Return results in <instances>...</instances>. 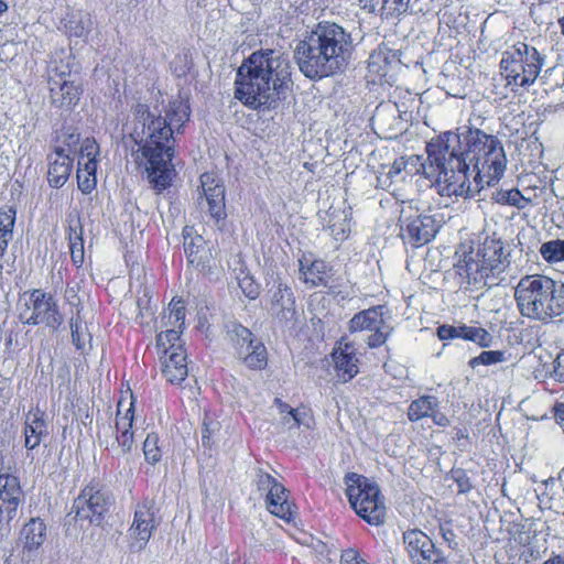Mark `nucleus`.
I'll use <instances>...</instances> for the list:
<instances>
[{
  "mask_svg": "<svg viewBox=\"0 0 564 564\" xmlns=\"http://www.w3.org/2000/svg\"><path fill=\"white\" fill-rule=\"evenodd\" d=\"M164 324L181 328L185 322V307L182 301H172L169 305V313L162 317Z\"/></svg>",
  "mask_w": 564,
  "mask_h": 564,
  "instance_id": "nucleus-40",
  "label": "nucleus"
},
{
  "mask_svg": "<svg viewBox=\"0 0 564 564\" xmlns=\"http://www.w3.org/2000/svg\"><path fill=\"white\" fill-rule=\"evenodd\" d=\"M503 361H506L503 351L486 350L482 351L479 356L470 359L469 365L470 367L475 368L478 365H495Z\"/></svg>",
  "mask_w": 564,
  "mask_h": 564,
  "instance_id": "nucleus-42",
  "label": "nucleus"
},
{
  "mask_svg": "<svg viewBox=\"0 0 564 564\" xmlns=\"http://www.w3.org/2000/svg\"><path fill=\"white\" fill-rule=\"evenodd\" d=\"M410 0H384L383 15H400L409 9Z\"/></svg>",
  "mask_w": 564,
  "mask_h": 564,
  "instance_id": "nucleus-47",
  "label": "nucleus"
},
{
  "mask_svg": "<svg viewBox=\"0 0 564 564\" xmlns=\"http://www.w3.org/2000/svg\"><path fill=\"white\" fill-rule=\"evenodd\" d=\"M403 543L413 564H448L432 539L419 529L405 531Z\"/></svg>",
  "mask_w": 564,
  "mask_h": 564,
  "instance_id": "nucleus-17",
  "label": "nucleus"
},
{
  "mask_svg": "<svg viewBox=\"0 0 564 564\" xmlns=\"http://www.w3.org/2000/svg\"><path fill=\"white\" fill-rule=\"evenodd\" d=\"M79 292V285L78 283L75 284H68L65 290V300L69 304V306L73 308L72 316L82 315L83 306H82V300L78 295Z\"/></svg>",
  "mask_w": 564,
  "mask_h": 564,
  "instance_id": "nucleus-43",
  "label": "nucleus"
},
{
  "mask_svg": "<svg viewBox=\"0 0 564 564\" xmlns=\"http://www.w3.org/2000/svg\"><path fill=\"white\" fill-rule=\"evenodd\" d=\"M14 221H15V210L14 209L8 208L7 210L0 212V229H8L9 232H12Z\"/></svg>",
  "mask_w": 564,
  "mask_h": 564,
  "instance_id": "nucleus-53",
  "label": "nucleus"
},
{
  "mask_svg": "<svg viewBox=\"0 0 564 564\" xmlns=\"http://www.w3.org/2000/svg\"><path fill=\"white\" fill-rule=\"evenodd\" d=\"M467 128L462 127L457 132L446 131L426 145L429 160L438 171L437 186L442 196H473L465 159Z\"/></svg>",
  "mask_w": 564,
  "mask_h": 564,
  "instance_id": "nucleus-4",
  "label": "nucleus"
},
{
  "mask_svg": "<svg viewBox=\"0 0 564 564\" xmlns=\"http://www.w3.org/2000/svg\"><path fill=\"white\" fill-rule=\"evenodd\" d=\"M300 273L303 281L311 288L329 286L333 276L332 269L323 260H314L307 267L300 260Z\"/></svg>",
  "mask_w": 564,
  "mask_h": 564,
  "instance_id": "nucleus-29",
  "label": "nucleus"
},
{
  "mask_svg": "<svg viewBox=\"0 0 564 564\" xmlns=\"http://www.w3.org/2000/svg\"><path fill=\"white\" fill-rule=\"evenodd\" d=\"M468 166V184L478 192L485 185L491 186L500 181L507 166V158L501 141L477 128H467L465 133Z\"/></svg>",
  "mask_w": 564,
  "mask_h": 564,
  "instance_id": "nucleus-5",
  "label": "nucleus"
},
{
  "mask_svg": "<svg viewBox=\"0 0 564 564\" xmlns=\"http://www.w3.org/2000/svg\"><path fill=\"white\" fill-rule=\"evenodd\" d=\"M514 300L523 317L549 324L564 314V283L546 275H525L514 288Z\"/></svg>",
  "mask_w": 564,
  "mask_h": 564,
  "instance_id": "nucleus-6",
  "label": "nucleus"
},
{
  "mask_svg": "<svg viewBox=\"0 0 564 564\" xmlns=\"http://www.w3.org/2000/svg\"><path fill=\"white\" fill-rule=\"evenodd\" d=\"M440 402L434 395H423L411 402L408 409V419L411 422H417L423 417H429L434 408H438Z\"/></svg>",
  "mask_w": 564,
  "mask_h": 564,
  "instance_id": "nucleus-33",
  "label": "nucleus"
},
{
  "mask_svg": "<svg viewBox=\"0 0 564 564\" xmlns=\"http://www.w3.org/2000/svg\"><path fill=\"white\" fill-rule=\"evenodd\" d=\"M269 313L280 323L288 324L296 318L295 296L285 282L278 280L269 289Z\"/></svg>",
  "mask_w": 564,
  "mask_h": 564,
  "instance_id": "nucleus-20",
  "label": "nucleus"
},
{
  "mask_svg": "<svg viewBox=\"0 0 564 564\" xmlns=\"http://www.w3.org/2000/svg\"><path fill=\"white\" fill-rule=\"evenodd\" d=\"M395 55L386 47H379L373 51L368 58V74L371 77V82L377 79H383L388 76L391 68V63L394 61Z\"/></svg>",
  "mask_w": 564,
  "mask_h": 564,
  "instance_id": "nucleus-30",
  "label": "nucleus"
},
{
  "mask_svg": "<svg viewBox=\"0 0 564 564\" xmlns=\"http://www.w3.org/2000/svg\"><path fill=\"white\" fill-rule=\"evenodd\" d=\"M226 335L235 355L250 369H262L267 365L265 346L243 325L230 322Z\"/></svg>",
  "mask_w": 564,
  "mask_h": 564,
  "instance_id": "nucleus-14",
  "label": "nucleus"
},
{
  "mask_svg": "<svg viewBox=\"0 0 564 564\" xmlns=\"http://www.w3.org/2000/svg\"><path fill=\"white\" fill-rule=\"evenodd\" d=\"M510 254L501 239L487 238L476 252L465 253L458 260L456 270L471 290L490 289L505 279L503 273L511 263Z\"/></svg>",
  "mask_w": 564,
  "mask_h": 564,
  "instance_id": "nucleus-7",
  "label": "nucleus"
},
{
  "mask_svg": "<svg viewBox=\"0 0 564 564\" xmlns=\"http://www.w3.org/2000/svg\"><path fill=\"white\" fill-rule=\"evenodd\" d=\"M544 64L545 55L532 45L517 42L501 53L499 69L506 87L518 93L535 83Z\"/></svg>",
  "mask_w": 564,
  "mask_h": 564,
  "instance_id": "nucleus-8",
  "label": "nucleus"
},
{
  "mask_svg": "<svg viewBox=\"0 0 564 564\" xmlns=\"http://www.w3.org/2000/svg\"><path fill=\"white\" fill-rule=\"evenodd\" d=\"M19 318L26 325H44L57 330L64 323L57 301L41 289L25 291L18 302Z\"/></svg>",
  "mask_w": 564,
  "mask_h": 564,
  "instance_id": "nucleus-10",
  "label": "nucleus"
},
{
  "mask_svg": "<svg viewBox=\"0 0 564 564\" xmlns=\"http://www.w3.org/2000/svg\"><path fill=\"white\" fill-rule=\"evenodd\" d=\"M449 477L458 487V494H468L473 489L471 480L467 471L463 468H453Z\"/></svg>",
  "mask_w": 564,
  "mask_h": 564,
  "instance_id": "nucleus-45",
  "label": "nucleus"
},
{
  "mask_svg": "<svg viewBox=\"0 0 564 564\" xmlns=\"http://www.w3.org/2000/svg\"><path fill=\"white\" fill-rule=\"evenodd\" d=\"M200 187L203 191L202 202L207 205V212L215 224L221 228L227 218L225 185L214 173H204L200 175Z\"/></svg>",
  "mask_w": 564,
  "mask_h": 564,
  "instance_id": "nucleus-18",
  "label": "nucleus"
},
{
  "mask_svg": "<svg viewBox=\"0 0 564 564\" xmlns=\"http://www.w3.org/2000/svg\"><path fill=\"white\" fill-rule=\"evenodd\" d=\"M354 51L351 34L334 22H319L296 45L294 56L302 74L324 78L344 72Z\"/></svg>",
  "mask_w": 564,
  "mask_h": 564,
  "instance_id": "nucleus-3",
  "label": "nucleus"
},
{
  "mask_svg": "<svg viewBox=\"0 0 564 564\" xmlns=\"http://www.w3.org/2000/svg\"><path fill=\"white\" fill-rule=\"evenodd\" d=\"M11 238L12 232H9L8 229H0V258L4 254Z\"/></svg>",
  "mask_w": 564,
  "mask_h": 564,
  "instance_id": "nucleus-61",
  "label": "nucleus"
},
{
  "mask_svg": "<svg viewBox=\"0 0 564 564\" xmlns=\"http://www.w3.org/2000/svg\"><path fill=\"white\" fill-rule=\"evenodd\" d=\"M191 115L188 104L181 97L172 99L162 111L138 104L130 138L139 147L132 155L143 165L152 187L161 193L172 182L174 167V132H180Z\"/></svg>",
  "mask_w": 564,
  "mask_h": 564,
  "instance_id": "nucleus-1",
  "label": "nucleus"
},
{
  "mask_svg": "<svg viewBox=\"0 0 564 564\" xmlns=\"http://www.w3.org/2000/svg\"><path fill=\"white\" fill-rule=\"evenodd\" d=\"M77 171L85 172L87 175H96L97 172V159H78Z\"/></svg>",
  "mask_w": 564,
  "mask_h": 564,
  "instance_id": "nucleus-55",
  "label": "nucleus"
},
{
  "mask_svg": "<svg viewBox=\"0 0 564 564\" xmlns=\"http://www.w3.org/2000/svg\"><path fill=\"white\" fill-rule=\"evenodd\" d=\"M239 286L241 288L243 294L250 300L257 299L260 294L259 285L251 276L246 275L245 278L240 279Z\"/></svg>",
  "mask_w": 564,
  "mask_h": 564,
  "instance_id": "nucleus-48",
  "label": "nucleus"
},
{
  "mask_svg": "<svg viewBox=\"0 0 564 564\" xmlns=\"http://www.w3.org/2000/svg\"><path fill=\"white\" fill-rule=\"evenodd\" d=\"M99 155V145L95 139L87 138L80 145L79 159H97Z\"/></svg>",
  "mask_w": 564,
  "mask_h": 564,
  "instance_id": "nucleus-50",
  "label": "nucleus"
},
{
  "mask_svg": "<svg viewBox=\"0 0 564 564\" xmlns=\"http://www.w3.org/2000/svg\"><path fill=\"white\" fill-rule=\"evenodd\" d=\"M399 225L402 240L413 247H421L429 243L438 232L442 218L430 209H420L411 202L402 207Z\"/></svg>",
  "mask_w": 564,
  "mask_h": 564,
  "instance_id": "nucleus-11",
  "label": "nucleus"
},
{
  "mask_svg": "<svg viewBox=\"0 0 564 564\" xmlns=\"http://www.w3.org/2000/svg\"><path fill=\"white\" fill-rule=\"evenodd\" d=\"M77 184L79 191L89 194L96 187V175H87L85 172L77 171Z\"/></svg>",
  "mask_w": 564,
  "mask_h": 564,
  "instance_id": "nucleus-51",
  "label": "nucleus"
},
{
  "mask_svg": "<svg viewBox=\"0 0 564 564\" xmlns=\"http://www.w3.org/2000/svg\"><path fill=\"white\" fill-rule=\"evenodd\" d=\"M46 434V424L44 420L37 414L32 417L28 416L25 422L24 435H25V447L34 449L41 443L42 436Z\"/></svg>",
  "mask_w": 564,
  "mask_h": 564,
  "instance_id": "nucleus-34",
  "label": "nucleus"
},
{
  "mask_svg": "<svg viewBox=\"0 0 564 564\" xmlns=\"http://www.w3.org/2000/svg\"><path fill=\"white\" fill-rule=\"evenodd\" d=\"M390 318L389 310L384 305H377L364 310L352 316L348 323L351 333L368 330L367 344L370 348L382 346L392 332V327L387 323Z\"/></svg>",
  "mask_w": 564,
  "mask_h": 564,
  "instance_id": "nucleus-15",
  "label": "nucleus"
},
{
  "mask_svg": "<svg viewBox=\"0 0 564 564\" xmlns=\"http://www.w3.org/2000/svg\"><path fill=\"white\" fill-rule=\"evenodd\" d=\"M154 528V511L148 503L139 505L134 511L133 522L129 529L132 546L142 550L149 542Z\"/></svg>",
  "mask_w": 564,
  "mask_h": 564,
  "instance_id": "nucleus-24",
  "label": "nucleus"
},
{
  "mask_svg": "<svg viewBox=\"0 0 564 564\" xmlns=\"http://www.w3.org/2000/svg\"><path fill=\"white\" fill-rule=\"evenodd\" d=\"M344 480L348 500L356 513L371 525L382 524L387 508L378 485L356 473H348Z\"/></svg>",
  "mask_w": 564,
  "mask_h": 564,
  "instance_id": "nucleus-9",
  "label": "nucleus"
},
{
  "mask_svg": "<svg viewBox=\"0 0 564 564\" xmlns=\"http://www.w3.org/2000/svg\"><path fill=\"white\" fill-rule=\"evenodd\" d=\"M332 358L336 376L343 382H348L359 372V358L354 343L341 338L333 349Z\"/></svg>",
  "mask_w": 564,
  "mask_h": 564,
  "instance_id": "nucleus-22",
  "label": "nucleus"
},
{
  "mask_svg": "<svg viewBox=\"0 0 564 564\" xmlns=\"http://www.w3.org/2000/svg\"><path fill=\"white\" fill-rule=\"evenodd\" d=\"M437 336L441 340L462 338L463 339V325H442L437 328Z\"/></svg>",
  "mask_w": 564,
  "mask_h": 564,
  "instance_id": "nucleus-49",
  "label": "nucleus"
},
{
  "mask_svg": "<svg viewBox=\"0 0 564 564\" xmlns=\"http://www.w3.org/2000/svg\"><path fill=\"white\" fill-rule=\"evenodd\" d=\"M152 278H149L142 264L135 263L130 269V289L137 292V307L139 316L152 317L155 312L156 304L152 303L153 289L151 285Z\"/></svg>",
  "mask_w": 564,
  "mask_h": 564,
  "instance_id": "nucleus-21",
  "label": "nucleus"
},
{
  "mask_svg": "<svg viewBox=\"0 0 564 564\" xmlns=\"http://www.w3.org/2000/svg\"><path fill=\"white\" fill-rule=\"evenodd\" d=\"M69 326L72 333V341L75 347L78 350H85L87 347H90L91 335L83 316H70Z\"/></svg>",
  "mask_w": 564,
  "mask_h": 564,
  "instance_id": "nucleus-35",
  "label": "nucleus"
},
{
  "mask_svg": "<svg viewBox=\"0 0 564 564\" xmlns=\"http://www.w3.org/2000/svg\"><path fill=\"white\" fill-rule=\"evenodd\" d=\"M46 524L40 518H31L20 532L19 541L22 544L23 554L32 556L46 539Z\"/></svg>",
  "mask_w": 564,
  "mask_h": 564,
  "instance_id": "nucleus-28",
  "label": "nucleus"
},
{
  "mask_svg": "<svg viewBox=\"0 0 564 564\" xmlns=\"http://www.w3.org/2000/svg\"><path fill=\"white\" fill-rule=\"evenodd\" d=\"M542 564H564V553H552Z\"/></svg>",
  "mask_w": 564,
  "mask_h": 564,
  "instance_id": "nucleus-63",
  "label": "nucleus"
},
{
  "mask_svg": "<svg viewBox=\"0 0 564 564\" xmlns=\"http://www.w3.org/2000/svg\"><path fill=\"white\" fill-rule=\"evenodd\" d=\"M68 241L72 261L76 267L84 262V239L80 220H73L68 227Z\"/></svg>",
  "mask_w": 564,
  "mask_h": 564,
  "instance_id": "nucleus-32",
  "label": "nucleus"
},
{
  "mask_svg": "<svg viewBox=\"0 0 564 564\" xmlns=\"http://www.w3.org/2000/svg\"><path fill=\"white\" fill-rule=\"evenodd\" d=\"M405 167H406V161L404 160V158H399L390 166L387 175L391 180L399 178L401 176L402 172L405 170Z\"/></svg>",
  "mask_w": 564,
  "mask_h": 564,
  "instance_id": "nucleus-56",
  "label": "nucleus"
},
{
  "mask_svg": "<svg viewBox=\"0 0 564 564\" xmlns=\"http://www.w3.org/2000/svg\"><path fill=\"white\" fill-rule=\"evenodd\" d=\"M358 553L355 550H348L341 555V560L347 564H352L357 560Z\"/></svg>",
  "mask_w": 564,
  "mask_h": 564,
  "instance_id": "nucleus-64",
  "label": "nucleus"
},
{
  "mask_svg": "<svg viewBox=\"0 0 564 564\" xmlns=\"http://www.w3.org/2000/svg\"><path fill=\"white\" fill-rule=\"evenodd\" d=\"M541 557L540 550L535 549L532 545H524L523 550L520 553V558L523 560L525 563H530L532 561H536Z\"/></svg>",
  "mask_w": 564,
  "mask_h": 564,
  "instance_id": "nucleus-57",
  "label": "nucleus"
},
{
  "mask_svg": "<svg viewBox=\"0 0 564 564\" xmlns=\"http://www.w3.org/2000/svg\"><path fill=\"white\" fill-rule=\"evenodd\" d=\"M180 335H181V330H177L175 328H171V329L160 333L156 336L158 348L164 352L165 348H170L173 345L177 346L176 343L180 340Z\"/></svg>",
  "mask_w": 564,
  "mask_h": 564,
  "instance_id": "nucleus-46",
  "label": "nucleus"
},
{
  "mask_svg": "<svg viewBox=\"0 0 564 564\" xmlns=\"http://www.w3.org/2000/svg\"><path fill=\"white\" fill-rule=\"evenodd\" d=\"M91 21L87 13L78 12L72 14L66 23V29L70 35L82 37L90 30Z\"/></svg>",
  "mask_w": 564,
  "mask_h": 564,
  "instance_id": "nucleus-38",
  "label": "nucleus"
},
{
  "mask_svg": "<svg viewBox=\"0 0 564 564\" xmlns=\"http://www.w3.org/2000/svg\"><path fill=\"white\" fill-rule=\"evenodd\" d=\"M182 235L188 265L203 273L210 272L215 267L212 246L207 243L203 236L195 234L194 227L185 226Z\"/></svg>",
  "mask_w": 564,
  "mask_h": 564,
  "instance_id": "nucleus-19",
  "label": "nucleus"
},
{
  "mask_svg": "<svg viewBox=\"0 0 564 564\" xmlns=\"http://www.w3.org/2000/svg\"><path fill=\"white\" fill-rule=\"evenodd\" d=\"M0 502L7 511V524L17 516L24 502V492L18 476L10 473H0Z\"/></svg>",
  "mask_w": 564,
  "mask_h": 564,
  "instance_id": "nucleus-23",
  "label": "nucleus"
},
{
  "mask_svg": "<svg viewBox=\"0 0 564 564\" xmlns=\"http://www.w3.org/2000/svg\"><path fill=\"white\" fill-rule=\"evenodd\" d=\"M384 0H360L361 8L368 12H380L383 15Z\"/></svg>",
  "mask_w": 564,
  "mask_h": 564,
  "instance_id": "nucleus-59",
  "label": "nucleus"
},
{
  "mask_svg": "<svg viewBox=\"0 0 564 564\" xmlns=\"http://www.w3.org/2000/svg\"><path fill=\"white\" fill-rule=\"evenodd\" d=\"M50 84V97L54 106L70 109L79 101L82 86L75 79H56Z\"/></svg>",
  "mask_w": 564,
  "mask_h": 564,
  "instance_id": "nucleus-26",
  "label": "nucleus"
},
{
  "mask_svg": "<svg viewBox=\"0 0 564 564\" xmlns=\"http://www.w3.org/2000/svg\"><path fill=\"white\" fill-rule=\"evenodd\" d=\"M274 403L278 406L280 414H289L292 416L293 425L300 426L303 423L302 415L299 410L292 409L288 403H284L278 398L274 400Z\"/></svg>",
  "mask_w": 564,
  "mask_h": 564,
  "instance_id": "nucleus-52",
  "label": "nucleus"
},
{
  "mask_svg": "<svg viewBox=\"0 0 564 564\" xmlns=\"http://www.w3.org/2000/svg\"><path fill=\"white\" fill-rule=\"evenodd\" d=\"M539 252L549 264L564 261V240L553 239L541 245Z\"/></svg>",
  "mask_w": 564,
  "mask_h": 564,
  "instance_id": "nucleus-36",
  "label": "nucleus"
},
{
  "mask_svg": "<svg viewBox=\"0 0 564 564\" xmlns=\"http://www.w3.org/2000/svg\"><path fill=\"white\" fill-rule=\"evenodd\" d=\"M494 199L498 204L514 206L519 209L525 208L530 203V199L524 197L522 193L517 188L498 191L495 194Z\"/></svg>",
  "mask_w": 564,
  "mask_h": 564,
  "instance_id": "nucleus-37",
  "label": "nucleus"
},
{
  "mask_svg": "<svg viewBox=\"0 0 564 564\" xmlns=\"http://www.w3.org/2000/svg\"><path fill=\"white\" fill-rule=\"evenodd\" d=\"M328 228L336 240H345L348 237V232L350 231V225L347 215L344 212L340 213L338 216V221L329 224Z\"/></svg>",
  "mask_w": 564,
  "mask_h": 564,
  "instance_id": "nucleus-44",
  "label": "nucleus"
},
{
  "mask_svg": "<svg viewBox=\"0 0 564 564\" xmlns=\"http://www.w3.org/2000/svg\"><path fill=\"white\" fill-rule=\"evenodd\" d=\"M291 62L278 50L251 53L236 74L235 97L251 109L271 107L292 85Z\"/></svg>",
  "mask_w": 564,
  "mask_h": 564,
  "instance_id": "nucleus-2",
  "label": "nucleus"
},
{
  "mask_svg": "<svg viewBox=\"0 0 564 564\" xmlns=\"http://www.w3.org/2000/svg\"><path fill=\"white\" fill-rule=\"evenodd\" d=\"M553 377L560 382H564V352L558 354L553 362Z\"/></svg>",
  "mask_w": 564,
  "mask_h": 564,
  "instance_id": "nucleus-58",
  "label": "nucleus"
},
{
  "mask_svg": "<svg viewBox=\"0 0 564 564\" xmlns=\"http://www.w3.org/2000/svg\"><path fill=\"white\" fill-rule=\"evenodd\" d=\"M162 375L171 383H181L188 375L186 354L183 346L165 348L161 357Z\"/></svg>",
  "mask_w": 564,
  "mask_h": 564,
  "instance_id": "nucleus-25",
  "label": "nucleus"
},
{
  "mask_svg": "<svg viewBox=\"0 0 564 564\" xmlns=\"http://www.w3.org/2000/svg\"><path fill=\"white\" fill-rule=\"evenodd\" d=\"M143 454L147 463L155 465L161 459V448L159 447V435L151 432L143 442Z\"/></svg>",
  "mask_w": 564,
  "mask_h": 564,
  "instance_id": "nucleus-39",
  "label": "nucleus"
},
{
  "mask_svg": "<svg viewBox=\"0 0 564 564\" xmlns=\"http://www.w3.org/2000/svg\"><path fill=\"white\" fill-rule=\"evenodd\" d=\"M253 482L261 496H264L268 511L288 523L292 522L295 511L293 503L289 500L286 488L262 468L254 469Z\"/></svg>",
  "mask_w": 564,
  "mask_h": 564,
  "instance_id": "nucleus-13",
  "label": "nucleus"
},
{
  "mask_svg": "<svg viewBox=\"0 0 564 564\" xmlns=\"http://www.w3.org/2000/svg\"><path fill=\"white\" fill-rule=\"evenodd\" d=\"M48 83L56 79L64 80L72 78V56L65 51L56 52L52 55L47 66Z\"/></svg>",
  "mask_w": 564,
  "mask_h": 564,
  "instance_id": "nucleus-31",
  "label": "nucleus"
},
{
  "mask_svg": "<svg viewBox=\"0 0 564 564\" xmlns=\"http://www.w3.org/2000/svg\"><path fill=\"white\" fill-rule=\"evenodd\" d=\"M429 417H431L436 425L442 427L448 426L451 423L449 419L444 413H442L438 408H434L432 414H430Z\"/></svg>",
  "mask_w": 564,
  "mask_h": 564,
  "instance_id": "nucleus-60",
  "label": "nucleus"
},
{
  "mask_svg": "<svg viewBox=\"0 0 564 564\" xmlns=\"http://www.w3.org/2000/svg\"><path fill=\"white\" fill-rule=\"evenodd\" d=\"M48 171L47 181L52 187L59 188L68 180L72 169L73 159L66 153L64 148H56L54 154L47 155Z\"/></svg>",
  "mask_w": 564,
  "mask_h": 564,
  "instance_id": "nucleus-27",
  "label": "nucleus"
},
{
  "mask_svg": "<svg viewBox=\"0 0 564 564\" xmlns=\"http://www.w3.org/2000/svg\"><path fill=\"white\" fill-rule=\"evenodd\" d=\"M122 403H118L117 417H116V432L110 424H102L98 427V440L105 449L112 453L113 456L126 455L131 452L134 444V433L132 424L134 419L133 401L130 402L129 408L124 414L121 412Z\"/></svg>",
  "mask_w": 564,
  "mask_h": 564,
  "instance_id": "nucleus-12",
  "label": "nucleus"
},
{
  "mask_svg": "<svg viewBox=\"0 0 564 564\" xmlns=\"http://www.w3.org/2000/svg\"><path fill=\"white\" fill-rule=\"evenodd\" d=\"M110 505L111 495L106 488L98 484L89 485L74 500L73 512L77 519L99 525Z\"/></svg>",
  "mask_w": 564,
  "mask_h": 564,
  "instance_id": "nucleus-16",
  "label": "nucleus"
},
{
  "mask_svg": "<svg viewBox=\"0 0 564 564\" xmlns=\"http://www.w3.org/2000/svg\"><path fill=\"white\" fill-rule=\"evenodd\" d=\"M553 415L557 424H560L564 431V403H556L553 408Z\"/></svg>",
  "mask_w": 564,
  "mask_h": 564,
  "instance_id": "nucleus-62",
  "label": "nucleus"
},
{
  "mask_svg": "<svg viewBox=\"0 0 564 564\" xmlns=\"http://www.w3.org/2000/svg\"><path fill=\"white\" fill-rule=\"evenodd\" d=\"M80 134L77 131H72L63 134V144L66 153H70L73 149L79 143Z\"/></svg>",
  "mask_w": 564,
  "mask_h": 564,
  "instance_id": "nucleus-54",
  "label": "nucleus"
},
{
  "mask_svg": "<svg viewBox=\"0 0 564 564\" xmlns=\"http://www.w3.org/2000/svg\"><path fill=\"white\" fill-rule=\"evenodd\" d=\"M463 339L478 344L480 347H489L491 335L482 327L463 325Z\"/></svg>",
  "mask_w": 564,
  "mask_h": 564,
  "instance_id": "nucleus-41",
  "label": "nucleus"
}]
</instances>
